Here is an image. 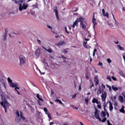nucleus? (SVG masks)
Returning a JSON list of instances; mask_svg holds the SVG:
<instances>
[{"mask_svg":"<svg viewBox=\"0 0 125 125\" xmlns=\"http://www.w3.org/2000/svg\"><path fill=\"white\" fill-rule=\"evenodd\" d=\"M1 100L3 102H1L0 103V105H1V106H2V107H3V108H4V109H5V113H6L7 112L6 106H9V103H8V102H7V101L6 100V99L5 98V96L4 95H1ZM5 105H6V106Z\"/></svg>","mask_w":125,"mask_h":125,"instance_id":"obj_1","label":"nucleus"},{"mask_svg":"<svg viewBox=\"0 0 125 125\" xmlns=\"http://www.w3.org/2000/svg\"><path fill=\"white\" fill-rule=\"evenodd\" d=\"M19 60L20 66H23L26 63V58L23 55H20L19 56Z\"/></svg>","mask_w":125,"mask_h":125,"instance_id":"obj_2","label":"nucleus"},{"mask_svg":"<svg viewBox=\"0 0 125 125\" xmlns=\"http://www.w3.org/2000/svg\"><path fill=\"white\" fill-rule=\"evenodd\" d=\"M105 89V85L102 84V88L100 87L99 89L98 90L97 94H107L106 92L104 91Z\"/></svg>","mask_w":125,"mask_h":125,"instance_id":"obj_3","label":"nucleus"},{"mask_svg":"<svg viewBox=\"0 0 125 125\" xmlns=\"http://www.w3.org/2000/svg\"><path fill=\"white\" fill-rule=\"evenodd\" d=\"M37 98L39 99V100H38L39 105L41 106L43 103V100H42V98L39 94L37 95Z\"/></svg>","mask_w":125,"mask_h":125,"instance_id":"obj_4","label":"nucleus"},{"mask_svg":"<svg viewBox=\"0 0 125 125\" xmlns=\"http://www.w3.org/2000/svg\"><path fill=\"white\" fill-rule=\"evenodd\" d=\"M27 7H28L27 4H25V3H23L22 4H22H21V3L19 4L20 11H22V10H23V9H27Z\"/></svg>","mask_w":125,"mask_h":125,"instance_id":"obj_5","label":"nucleus"},{"mask_svg":"<svg viewBox=\"0 0 125 125\" xmlns=\"http://www.w3.org/2000/svg\"><path fill=\"white\" fill-rule=\"evenodd\" d=\"M92 22L93 24V28H95V26L97 25V22H96V19L95 18V13H93V16Z\"/></svg>","mask_w":125,"mask_h":125,"instance_id":"obj_6","label":"nucleus"},{"mask_svg":"<svg viewBox=\"0 0 125 125\" xmlns=\"http://www.w3.org/2000/svg\"><path fill=\"white\" fill-rule=\"evenodd\" d=\"M96 111L95 112V117L100 121H101V118L99 117V114H98V109H97L96 108H95Z\"/></svg>","mask_w":125,"mask_h":125,"instance_id":"obj_7","label":"nucleus"},{"mask_svg":"<svg viewBox=\"0 0 125 125\" xmlns=\"http://www.w3.org/2000/svg\"><path fill=\"white\" fill-rule=\"evenodd\" d=\"M54 11L55 12L57 20H58V21H59V15H58V10H57V7H55Z\"/></svg>","mask_w":125,"mask_h":125,"instance_id":"obj_8","label":"nucleus"},{"mask_svg":"<svg viewBox=\"0 0 125 125\" xmlns=\"http://www.w3.org/2000/svg\"><path fill=\"white\" fill-rule=\"evenodd\" d=\"M102 13L104 17H107V18H109V13H108V12L105 13V10L104 9H102Z\"/></svg>","mask_w":125,"mask_h":125,"instance_id":"obj_9","label":"nucleus"},{"mask_svg":"<svg viewBox=\"0 0 125 125\" xmlns=\"http://www.w3.org/2000/svg\"><path fill=\"white\" fill-rule=\"evenodd\" d=\"M10 86L11 87H14L15 88L17 87V86H19V85H18V83H11L10 84Z\"/></svg>","mask_w":125,"mask_h":125,"instance_id":"obj_10","label":"nucleus"},{"mask_svg":"<svg viewBox=\"0 0 125 125\" xmlns=\"http://www.w3.org/2000/svg\"><path fill=\"white\" fill-rule=\"evenodd\" d=\"M64 43V41H60L59 43L56 44V45H57V46H61L62 45H63Z\"/></svg>","mask_w":125,"mask_h":125,"instance_id":"obj_11","label":"nucleus"},{"mask_svg":"<svg viewBox=\"0 0 125 125\" xmlns=\"http://www.w3.org/2000/svg\"><path fill=\"white\" fill-rule=\"evenodd\" d=\"M78 25H79V22H78V21H77L76 20L74 22L73 25H72V27L73 29H75V26H78Z\"/></svg>","mask_w":125,"mask_h":125,"instance_id":"obj_12","label":"nucleus"},{"mask_svg":"<svg viewBox=\"0 0 125 125\" xmlns=\"http://www.w3.org/2000/svg\"><path fill=\"white\" fill-rule=\"evenodd\" d=\"M101 97L102 101H105L106 100V97H107V95L106 94H102Z\"/></svg>","mask_w":125,"mask_h":125,"instance_id":"obj_13","label":"nucleus"},{"mask_svg":"<svg viewBox=\"0 0 125 125\" xmlns=\"http://www.w3.org/2000/svg\"><path fill=\"white\" fill-rule=\"evenodd\" d=\"M15 90L17 91L18 94H20V87H19V86L16 87V88H15Z\"/></svg>","mask_w":125,"mask_h":125,"instance_id":"obj_14","label":"nucleus"},{"mask_svg":"<svg viewBox=\"0 0 125 125\" xmlns=\"http://www.w3.org/2000/svg\"><path fill=\"white\" fill-rule=\"evenodd\" d=\"M94 83H95L96 85H98V83H99V81L98 78H97V77L95 78Z\"/></svg>","mask_w":125,"mask_h":125,"instance_id":"obj_15","label":"nucleus"},{"mask_svg":"<svg viewBox=\"0 0 125 125\" xmlns=\"http://www.w3.org/2000/svg\"><path fill=\"white\" fill-rule=\"evenodd\" d=\"M80 25H81V27H82L83 30V29H86V25H85V24H83V22H81Z\"/></svg>","mask_w":125,"mask_h":125,"instance_id":"obj_16","label":"nucleus"},{"mask_svg":"<svg viewBox=\"0 0 125 125\" xmlns=\"http://www.w3.org/2000/svg\"><path fill=\"white\" fill-rule=\"evenodd\" d=\"M109 110L111 112L113 111V104L111 102H109Z\"/></svg>","mask_w":125,"mask_h":125,"instance_id":"obj_17","label":"nucleus"},{"mask_svg":"<svg viewBox=\"0 0 125 125\" xmlns=\"http://www.w3.org/2000/svg\"><path fill=\"white\" fill-rule=\"evenodd\" d=\"M119 101L121 102V103H124V97L122 96H120L119 97Z\"/></svg>","mask_w":125,"mask_h":125,"instance_id":"obj_18","label":"nucleus"},{"mask_svg":"<svg viewBox=\"0 0 125 125\" xmlns=\"http://www.w3.org/2000/svg\"><path fill=\"white\" fill-rule=\"evenodd\" d=\"M86 35L87 38H91V35H90V32H89V31L87 30L86 31Z\"/></svg>","mask_w":125,"mask_h":125,"instance_id":"obj_19","label":"nucleus"},{"mask_svg":"<svg viewBox=\"0 0 125 125\" xmlns=\"http://www.w3.org/2000/svg\"><path fill=\"white\" fill-rule=\"evenodd\" d=\"M117 47H118V48H119V49H120V50H122V51H124L125 50V48L123 47H122L120 45H118Z\"/></svg>","mask_w":125,"mask_h":125,"instance_id":"obj_20","label":"nucleus"},{"mask_svg":"<svg viewBox=\"0 0 125 125\" xmlns=\"http://www.w3.org/2000/svg\"><path fill=\"white\" fill-rule=\"evenodd\" d=\"M20 117L21 118V119H22V120H26V118L23 116V113L22 111H20Z\"/></svg>","mask_w":125,"mask_h":125,"instance_id":"obj_21","label":"nucleus"},{"mask_svg":"<svg viewBox=\"0 0 125 125\" xmlns=\"http://www.w3.org/2000/svg\"><path fill=\"white\" fill-rule=\"evenodd\" d=\"M35 55H36V56H40V51H39V49L36 50Z\"/></svg>","mask_w":125,"mask_h":125,"instance_id":"obj_22","label":"nucleus"},{"mask_svg":"<svg viewBox=\"0 0 125 125\" xmlns=\"http://www.w3.org/2000/svg\"><path fill=\"white\" fill-rule=\"evenodd\" d=\"M101 116L102 118H104V117H106V113H105V112L102 111V113H101Z\"/></svg>","mask_w":125,"mask_h":125,"instance_id":"obj_23","label":"nucleus"},{"mask_svg":"<svg viewBox=\"0 0 125 125\" xmlns=\"http://www.w3.org/2000/svg\"><path fill=\"white\" fill-rule=\"evenodd\" d=\"M112 88L113 90H114V91H116L118 90V89H119L118 88V87H117L114 85L112 86Z\"/></svg>","mask_w":125,"mask_h":125,"instance_id":"obj_24","label":"nucleus"},{"mask_svg":"<svg viewBox=\"0 0 125 125\" xmlns=\"http://www.w3.org/2000/svg\"><path fill=\"white\" fill-rule=\"evenodd\" d=\"M55 101H56V102H59L60 103V104H61V105H63V106H64V104H63V103H62L61 100L57 99L55 100Z\"/></svg>","mask_w":125,"mask_h":125,"instance_id":"obj_25","label":"nucleus"},{"mask_svg":"<svg viewBox=\"0 0 125 125\" xmlns=\"http://www.w3.org/2000/svg\"><path fill=\"white\" fill-rule=\"evenodd\" d=\"M79 19H80L81 23H83L84 18H83L82 17H80Z\"/></svg>","mask_w":125,"mask_h":125,"instance_id":"obj_26","label":"nucleus"},{"mask_svg":"<svg viewBox=\"0 0 125 125\" xmlns=\"http://www.w3.org/2000/svg\"><path fill=\"white\" fill-rule=\"evenodd\" d=\"M86 43H87V42L84 41L83 42V45L84 46V47H85V48H87V46L86 45Z\"/></svg>","mask_w":125,"mask_h":125,"instance_id":"obj_27","label":"nucleus"},{"mask_svg":"<svg viewBox=\"0 0 125 125\" xmlns=\"http://www.w3.org/2000/svg\"><path fill=\"white\" fill-rule=\"evenodd\" d=\"M124 109H125V107H124V105H123V107L120 109V112L121 113H125V110H124Z\"/></svg>","mask_w":125,"mask_h":125,"instance_id":"obj_28","label":"nucleus"},{"mask_svg":"<svg viewBox=\"0 0 125 125\" xmlns=\"http://www.w3.org/2000/svg\"><path fill=\"white\" fill-rule=\"evenodd\" d=\"M89 76V74H88V73L87 72L86 74H85V78L87 80H88V79H89V77L88 76Z\"/></svg>","mask_w":125,"mask_h":125,"instance_id":"obj_29","label":"nucleus"},{"mask_svg":"<svg viewBox=\"0 0 125 125\" xmlns=\"http://www.w3.org/2000/svg\"><path fill=\"white\" fill-rule=\"evenodd\" d=\"M96 51H97V49H94L93 52V56L94 57V56H95V52H96Z\"/></svg>","mask_w":125,"mask_h":125,"instance_id":"obj_30","label":"nucleus"},{"mask_svg":"<svg viewBox=\"0 0 125 125\" xmlns=\"http://www.w3.org/2000/svg\"><path fill=\"white\" fill-rule=\"evenodd\" d=\"M8 82L9 83H12V80L11 79H10V78L9 77L8 78Z\"/></svg>","mask_w":125,"mask_h":125,"instance_id":"obj_31","label":"nucleus"},{"mask_svg":"<svg viewBox=\"0 0 125 125\" xmlns=\"http://www.w3.org/2000/svg\"><path fill=\"white\" fill-rule=\"evenodd\" d=\"M106 79L107 80H109V82H112V79H111V77H110V76H107Z\"/></svg>","mask_w":125,"mask_h":125,"instance_id":"obj_32","label":"nucleus"},{"mask_svg":"<svg viewBox=\"0 0 125 125\" xmlns=\"http://www.w3.org/2000/svg\"><path fill=\"white\" fill-rule=\"evenodd\" d=\"M16 114V115L18 117V118L20 117V114H19V111L17 110Z\"/></svg>","mask_w":125,"mask_h":125,"instance_id":"obj_33","label":"nucleus"},{"mask_svg":"<svg viewBox=\"0 0 125 125\" xmlns=\"http://www.w3.org/2000/svg\"><path fill=\"white\" fill-rule=\"evenodd\" d=\"M107 121V118H104L103 120H101V122H102V123H105Z\"/></svg>","mask_w":125,"mask_h":125,"instance_id":"obj_34","label":"nucleus"},{"mask_svg":"<svg viewBox=\"0 0 125 125\" xmlns=\"http://www.w3.org/2000/svg\"><path fill=\"white\" fill-rule=\"evenodd\" d=\"M47 51L49 53H52V49H51V48L48 49Z\"/></svg>","mask_w":125,"mask_h":125,"instance_id":"obj_35","label":"nucleus"},{"mask_svg":"<svg viewBox=\"0 0 125 125\" xmlns=\"http://www.w3.org/2000/svg\"><path fill=\"white\" fill-rule=\"evenodd\" d=\"M97 99H96L95 98H94L93 100H92V103H95L97 101Z\"/></svg>","mask_w":125,"mask_h":125,"instance_id":"obj_36","label":"nucleus"},{"mask_svg":"<svg viewBox=\"0 0 125 125\" xmlns=\"http://www.w3.org/2000/svg\"><path fill=\"white\" fill-rule=\"evenodd\" d=\"M120 74L121 75H122V77H123V78H125V76L124 75V73L122 71L120 72Z\"/></svg>","mask_w":125,"mask_h":125,"instance_id":"obj_37","label":"nucleus"},{"mask_svg":"<svg viewBox=\"0 0 125 125\" xmlns=\"http://www.w3.org/2000/svg\"><path fill=\"white\" fill-rule=\"evenodd\" d=\"M106 61H107L108 63H109L112 62V61H111V59H107L106 60Z\"/></svg>","mask_w":125,"mask_h":125,"instance_id":"obj_38","label":"nucleus"},{"mask_svg":"<svg viewBox=\"0 0 125 125\" xmlns=\"http://www.w3.org/2000/svg\"><path fill=\"white\" fill-rule=\"evenodd\" d=\"M47 116H48V117L49 118V119H50V120H52V117H51V116H50V113L48 114Z\"/></svg>","mask_w":125,"mask_h":125,"instance_id":"obj_39","label":"nucleus"},{"mask_svg":"<svg viewBox=\"0 0 125 125\" xmlns=\"http://www.w3.org/2000/svg\"><path fill=\"white\" fill-rule=\"evenodd\" d=\"M32 6L34 7L33 9L34 8H38V5H37V4L33 5Z\"/></svg>","mask_w":125,"mask_h":125,"instance_id":"obj_40","label":"nucleus"},{"mask_svg":"<svg viewBox=\"0 0 125 125\" xmlns=\"http://www.w3.org/2000/svg\"><path fill=\"white\" fill-rule=\"evenodd\" d=\"M111 78L112 79V80H113V81H117V78H116L115 77H114V76H112L111 77Z\"/></svg>","mask_w":125,"mask_h":125,"instance_id":"obj_41","label":"nucleus"},{"mask_svg":"<svg viewBox=\"0 0 125 125\" xmlns=\"http://www.w3.org/2000/svg\"><path fill=\"white\" fill-rule=\"evenodd\" d=\"M99 66H103V63L100 62H99V63L98 64Z\"/></svg>","mask_w":125,"mask_h":125,"instance_id":"obj_42","label":"nucleus"},{"mask_svg":"<svg viewBox=\"0 0 125 125\" xmlns=\"http://www.w3.org/2000/svg\"><path fill=\"white\" fill-rule=\"evenodd\" d=\"M64 30L66 33V34H69V33L68 32V30H67V27H64Z\"/></svg>","mask_w":125,"mask_h":125,"instance_id":"obj_43","label":"nucleus"},{"mask_svg":"<svg viewBox=\"0 0 125 125\" xmlns=\"http://www.w3.org/2000/svg\"><path fill=\"white\" fill-rule=\"evenodd\" d=\"M6 36H7V35H4L3 37V41H6Z\"/></svg>","mask_w":125,"mask_h":125,"instance_id":"obj_44","label":"nucleus"},{"mask_svg":"<svg viewBox=\"0 0 125 125\" xmlns=\"http://www.w3.org/2000/svg\"><path fill=\"white\" fill-rule=\"evenodd\" d=\"M30 14H31V15H35V11H31V12H30Z\"/></svg>","mask_w":125,"mask_h":125,"instance_id":"obj_45","label":"nucleus"},{"mask_svg":"<svg viewBox=\"0 0 125 125\" xmlns=\"http://www.w3.org/2000/svg\"><path fill=\"white\" fill-rule=\"evenodd\" d=\"M107 87H108L109 91H111V90H112V87H111V86L107 85Z\"/></svg>","mask_w":125,"mask_h":125,"instance_id":"obj_46","label":"nucleus"},{"mask_svg":"<svg viewBox=\"0 0 125 125\" xmlns=\"http://www.w3.org/2000/svg\"><path fill=\"white\" fill-rule=\"evenodd\" d=\"M7 32H8L7 29L5 28V33H4V35H7Z\"/></svg>","mask_w":125,"mask_h":125,"instance_id":"obj_47","label":"nucleus"},{"mask_svg":"<svg viewBox=\"0 0 125 125\" xmlns=\"http://www.w3.org/2000/svg\"><path fill=\"white\" fill-rule=\"evenodd\" d=\"M111 14H112V15L113 16V19L115 20V21H116V22H117V20H116V19H115V16L113 15V13H111Z\"/></svg>","mask_w":125,"mask_h":125,"instance_id":"obj_48","label":"nucleus"},{"mask_svg":"<svg viewBox=\"0 0 125 125\" xmlns=\"http://www.w3.org/2000/svg\"><path fill=\"white\" fill-rule=\"evenodd\" d=\"M97 107L99 109H101V104H98Z\"/></svg>","mask_w":125,"mask_h":125,"instance_id":"obj_49","label":"nucleus"},{"mask_svg":"<svg viewBox=\"0 0 125 125\" xmlns=\"http://www.w3.org/2000/svg\"><path fill=\"white\" fill-rule=\"evenodd\" d=\"M107 123L108 125H112V124H111V123H110V121L109 120L107 121Z\"/></svg>","mask_w":125,"mask_h":125,"instance_id":"obj_50","label":"nucleus"},{"mask_svg":"<svg viewBox=\"0 0 125 125\" xmlns=\"http://www.w3.org/2000/svg\"><path fill=\"white\" fill-rule=\"evenodd\" d=\"M43 63L45 65L46 64V66L48 67V63L47 62H44V61H43Z\"/></svg>","mask_w":125,"mask_h":125,"instance_id":"obj_51","label":"nucleus"},{"mask_svg":"<svg viewBox=\"0 0 125 125\" xmlns=\"http://www.w3.org/2000/svg\"><path fill=\"white\" fill-rule=\"evenodd\" d=\"M76 21H77V22L79 23V22H81V20L80 19V18L79 19H77L76 20Z\"/></svg>","mask_w":125,"mask_h":125,"instance_id":"obj_52","label":"nucleus"},{"mask_svg":"<svg viewBox=\"0 0 125 125\" xmlns=\"http://www.w3.org/2000/svg\"><path fill=\"white\" fill-rule=\"evenodd\" d=\"M77 96V95H74L72 96V99H74V98H76V97Z\"/></svg>","mask_w":125,"mask_h":125,"instance_id":"obj_53","label":"nucleus"},{"mask_svg":"<svg viewBox=\"0 0 125 125\" xmlns=\"http://www.w3.org/2000/svg\"><path fill=\"white\" fill-rule=\"evenodd\" d=\"M43 110L44 112H47V109L46 107H44Z\"/></svg>","mask_w":125,"mask_h":125,"instance_id":"obj_54","label":"nucleus"},{"mask_svg":"<svg viewBox=\"0 0 125 125\" xmlns=\"http://www.w3.org/2000/svg\"><path fill=\"white\" fill-rule=\"evenodd\" d=\"M85 102L87 103V104H88V99H85Z\"/></svg>","mask_w":125,"mask_h":125,"instance_id":"obj_55","label":"nucleus"},{"mask_svg":"<svg viewBox=\"0 0 125 125\" xmlns=\"http://www.w3.org/2000/svg\"><path fill=\"white\" fill-rule=\"evenodd\" d=\"M63 52H64V53H68V51L66 50V49H64Z\"/></svg>","mask_w":125,"mask_h":125,"instance_id":"obj_56","label":"nucleus"},{"mask_svg":"<svg viewBox=\"0 0 125 125\" xmlns=\"http://www.w3.org/2000/svg\"><path fill=\"white\" fill-rule=\"evenodd\" d=\"M49 114H50V113L48 112V111L45 112L46 115H49Z\"/></svg>","mask_w":125,"mask_h":125,"instance_id":"obj_57","label":"nucleus"},{"mask_svg":"<svg viewBox=\"0 0 125 125\" xmlns=\"http://www.w3.org/2000/svg\"><path fill=\"white\" fill-rule=\"evenodd\" d=\"M84 40L85 41H86V42H88V41H89V39H86V38H84Z\"/></svg>","mask_w":125,"mask_h":125,"instance_id":"obj_58","label":"nucleus"},{"mask_svg":"<svg viewBox=\"0 0 125 125\" xmlns=\"http://www.w3.org/2000/svg\"><path fill=\"white\" fill-rule=\"evenodd\" d=\"M38 42L39 43V44H41V40H37Z\"/></svg>","mask_w":125,"mask_h":125,"instance_id":"obj_59","label":"nucleus"},{"mask_svg":"<svg viewBox=\"0 0 125 125\" xmlns=\"http://www.w3.org/2000/svg\"><path fill=\"white\" fill-rule=\"evenodd\" d=\"M106 115H107V118H109V113H108V112H107V111H106Z\"/></svg>","mask_w":125,"mask_h":125,"instance_id":"obj_60","label":"nucleus"},{"mask_svg":"<svg viewBox=\"0 0 125 125\" xmlns=\"http://www.w3.org/2000/svg\"><path fill=\"white\" fill-rule=\"evenodd\" d=\"M48 28H49V29H52V27H51V26H50V25H47Z\"/></svg>","mask_w":125,"mask_h":125,"instance_id":"obj_61","label":"nucleus"},{"mask_svg":"<svg viewBox=\"0 0 125 125\" xmlns=\"http://www.w3.org/2000/svg\"><path fill=\"white\" fill-rule=\"evenodd\" d=\"M2 84H3V85H4V86L5 87H6L5 83H2Z\"/></svg>","mask_w":125,"mask_h":125,"instance_id":"obj_62","label":"nucleus"},{"mask_svg":"<svg viewBox=\"0 0 125 125\" xmlns=\"http://www.w3.org/2000/svg\"><path fill=\"white\" fill-rule=\"evenodd\" d=\"M2 84H3V85H4V86L5 87H6L5 83H2Z\"/></svg>","mask_w":125,"mask_h":125,"instance_id":"obj_63","label":"nucleus"},{"mask_svg":"<svg viewBox=\"0 0 125 125\" xmlns=\"http://www.w3.org/2000/svg\"><path fill=\"white\" fill-rule=\"evenodd\" d=\"M62 57L63 59H66V57L64 56H62Z\"/></svg>","mask_w":125,"mask_h":125,"instance_id":"obj_64","label":"nucleus"}]
</instances>
